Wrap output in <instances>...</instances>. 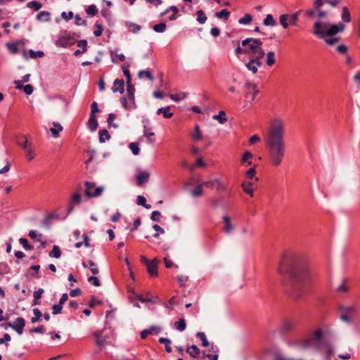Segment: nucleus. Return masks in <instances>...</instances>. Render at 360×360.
<instances>
[{
	"instance_id": "nucleus-39",
	"label": "nucleus",
	"mask_w": 360,
	"mask_h": 360,
	"mask_svg": "<svg viewBox=\"0 0 360 360\" xmlns=\"http://www.w3.org/2000/svg\"><path fill=\"white\" fill-rule=\"evenodd\" d=\"M275 53L274 51H269L266 53V65L268 66H272L275 63Z\"/></svg>"
},
{
	"instance_id": "nucleus-6",
	"label": "nucleus",
	"mask_w": 360,
	"mask_h": 360,
	"mask_svg": "<svg viewBox=\"0 0 360 360\" xmlns=\"http://www.w3.org/2000/svg\"><path fill=\"white\" fill-rule=\"evenodd\" d=\"M85 195L90 198H96L102 194L104 191L103 186L96 187V184L94 182L86 181L85 182Z\"/></svg>"
},
{
	"instance_id": "nucleus-15",
	"label": "nucleus",
	"mask_w": 360,
	"mask_h": 360,
	"mask_svg": "<svg viewBox=\"0 0 360 360\" xmlns=\"http://www.w3.org/2000/svg\"><path fill=\"white\" fill-rule=\"evenodd\" d=\"M58 214L56 213H51L46 215L41 221V224L44 227L49 229L50 226V221L52 219H58Z\"/></svg>"
},
{
	"instance_id": "nucleus-3",
	"label": "nucleus",
	"mask_w": 360,
	"mask_h": 360,
	"mask_svg": "<svg viewBox=\"0 0 360 360\" xmlns=\"http://www.w3.org/2000/svg\"><path fill=\"white\" fill-rule=\"evenodd\" d=\"M328 332L327 327H323L311 332L305 339H300L296 341V345L302 349H312L316 352H324L326 358L330 359L334 354L333 345L323 338Z\"/></svg>"
},
{
	"instance_id": "nucleus-44",
	"label": "nucleus",
	"mask_w": 360,
	"mask_h": 360,
	"mask_svg": "<svg viewBox=\"0 0 360 360\" xmlns=\"http://www.w3.org/2000/svg\"><path fill=\"white\" fill-rule=\"evenodd\" d=\"M27 6L30 8H33L34 11H38L42 7V4L37 1H32L27 4Z\"/></svg>"
},
{
	"instance_id": "nucleus-54",
	"label": "nucleus",
	"mask_w": 360,
	"mask_h": 360,
	"mask_svg": "<svg viewBox=\"0 0 360 360\" xmlns=\"http://www.w3.org/2000/svg\"><path fill=\"white\" fill-rule=\"evenodd\" d=\"M252 157H253V155L250 151H249V150L245 151L241 158V163L245 164L246 162L248 161V160L250 158H252Z\"/></svg>"
},
{
	"instance_id": "nucleus-7",
	"label": "nucleus",
	"mask_w": 360,
	"mask_h": 360,
	"mask_svg": "<svg viewBox=\"0 0 360 360\" xmlns=\"http://www.w3.org/2000/svg\"><path fill=\"white\" fill-rule=\"evenodd\" d=\"M9 327L16 331L18 335L23 333L25 321L22 317H18L13 323L8 324Z\"/></svg>"
},
{
	"instance_id": "nucleus-42",
	"label": "nucleus",
	"mask_w": 360,
	"mask_h": 360,
	"mask_svg": "<svg viewBox=\"0 0 360 360\" xmlns=\"http://www.w3.org/2000/svg\"><path fill=\"white\" fill-rule=\"evenodd\" d=\"M196 336L202 341V347H207L210 343L208 340H207L206 335L202 332H198L196 334Z\"/></svg>"
},
{
	"instance_id": "nucleus-10",
	"label": "nucleus",
	"mask_w": 360,
	"mask_h": 360,
	"mask_svg": "<svg viewBox=\"0 0 360 360\" xmlns=\"http://www.w3.org/2000/svg\"><path fill=\"white\" fill-rule=\"evenodd\" d=\"M158 259H154L151 260V262L146 265L147 271H148V274H150V276L152 277L158 276Z\"/></svg>"
},
{
	"instance_id": "nucleus-5",
	"label": "nucleus",
	"mask_w": 360,
	"mask_h": 360,
	"mask_svg": "<svg viewBox=\"0 0 360 360\" xmlns=\"http://www.w3.org/2000/svg\"><path fill=\"white\" fill-rule=\"evenodd\" d=\"M111 332L110 330H96L93 333L94 337L96 338V343L101 349L103 348L105 345L109 342L110 335Z\"/></svg>"
},
{
	"instance_id": "nucleus-62",
	"label": "nucleus",
	"mask_w": 360,
	"mask_h": 360,
	"mask_svg": "<svg viewBox=\"0 0 360 360\" xmlns=\"http://www.w3.org/2000/svg\"><path fill=\"white\" fill-rule=\"evenodd\" d=\"M17 143L18 146L22 147L24 149H27L29 147H31V144L28 143L27 140L25 139L24 141H21L20 139L17 140Z\"/></svg>"
},
{
	"instance_id": "nucleus-53",
	"label": "nucleus",
	"mask_w": 360,
	"mask_h": 360,
	"mask_svg": "<svg viewBox=\"0 0 360 360\" xmlns=\"http://www.w3.org/2000/svg\"><path fill=\"white\" fill-rule=\"evenodd\" d=\"M288 16L289 15L287 14H283L280 16V22L283 27L285 29L288 28L289 26L288 23L287 22Z\"/></svg>"
},
{
	"instance_id": "nucleus-61",
	"label": "nucleus",
	"mask_w": 360,
	"mask_h": 360,
	"mask_svg": "<svg viewBox=\"0 0 360 360\" xmlns=\"http://www.w3.org/2000/svg\"><path fill=\"white\" fill-rule=\"evenodd\" d=\"M78 47L81 48L83 51H86L87 41L86 39L79 40L77 43Z\"/></svg>"
},
{
	"instance_id": "nucleus-33",
	"label": "nucleus",
	"mask_w": 360,
	"mask_h": 360,
	"mask_svg": "<svg viewBox=\"0 0 360 360\" xmlns=\"http://www.w3.org/2000/svg\"><path fill=\"white\" fill-rule=\"evenodd\" d=\"M110 136L106 129H101L99 131V141L104 143L105 140H108Z\"/></svg>"
},
{
	"instance_id": "nucleus-14",
	"label": "nucleus",
	"mask_w": 360,
	"mask_h": 360,
	"mask_svg": "<svg viewBox=\"0 0 360 360\" xmlns=\"http://www.w3.org/2000/svg\"><path fill=\"white\" fill-rule=\"evenodd\" d=\"M150 174L147 172H141L136 176V184L139 186L148 181Z\"/></svg>"
},
{
	"instance_id": "nucleus-12",
	"label": "nucleus",
	"mask_w": 360,
	"mask_h": 360,
	"mask_svg": "<svg viewBox=\"0 0 360 360\" xmlns=\"http://www.w3.org/2000/svg\"><path fill=\"white\" fill-rule=\"evenodd\" d=\"M134 92H135V88L134 85L131 84V82L127 83V94L129 97V101L132 104H135V98H134Z\"/></svg>"
},
{
	"instance_id": "nucleus-51",
	"label": "nucleus",
	"mask_w": 360,
	"mask_h": 360,
	"mask_svg": "<svg viewBox=\"0 0 360 360\" xmlns=\"http://www.w3.org/2000/svg\"><path fill=\"white\" fill-rule=\"evenodd\" d=\"M30 56L32 58H41L44 56V53L41 51H34L32 49L29 51Z\"/></svg>"
},
{
	"instance_id": "nucleus-32",
	"label": "nucleus",
	"mask_w": 360,
	"mask_h": 360,
	"mask_svg": "<svg viewBox=\"0 0 360 360\" xmlns=\"http://www.w3.org/2000/svg\"><path fill=\"white\" fill-rule=\"evenodd\" d=\"M230 12L226 9H222L219 12H217L215 13V16L218 18L224 19V20H227L229 18Z\"/></svg>"
},
{
	"instance_id": "nucleus-56",
	"label": "nucleus",
	"mask_w": 360,
	"mask_h": 360,
	"mask_svg": "<svg viewBox=\"0 0 360 360\" xmlns=\"http://www.w3.org/2000/svg\"><path fill=\"white\" fill-rule=\"evenodd\" d=\"M255 53H257V55L255 57H253L252 58L255 60H257L258 61H260V60L262 59L265 55V52L262 49V47H259Z\"/></svg>"
},
{
	"instance_id": "nucleus-41",
	"label": "nucleus",
	"mask_w": 360,
	"mask_h": 360,
	"mask_svg": "<svg viewBox=\"0 0 360 360\" xmlns=\"http://www.w3.org/2000/svg\"><path fill=\"white\" fill-rule=\"evenodd\" d=\"M143 76L147 77L148 79L150 80V81H153V76L152 73L149 70H140L139 72L138 77L139 78H142Z\"/></svg>"
},
{
	"instance_id": "nucleus-64",
	"label": "nucleus",
	"mask_w": 360,
	"mask_h": 360,
	"mask_svg": "<svg viewBox=\"0 0 360 360\" xmlns=\"http://www.w3.org/2000/svg\"><path fill=\"white\" fill-rule=\"evenodd\" d=\"M233 229H234V226L230 221L225 224L223 230L226 234H229L231 233V231L233 230Z\"/></svg>"
},
{
	"instance_id": "nucleus-58",
	"label": "nucleus",
	"mask_w": 360,
	"mask_h": 360,
	"mask_svg": "<svg viewBox=\"0 0 360 360\" xmlns=\"http://www.w3.org/2000/svg\"><path fill=\"white\" fill-rule=\"evenodd\" d=\"M115 119V115L113 113H110L108 115V117L107 120L108 124L109 127H114L115 128L118 127V125L117 124H113L112 122Z\"/></svg>"
},
{
	"instance_id": "nucleus-45",
	"label": "nucleus",
	"mask_w": 360,
	"mask_h": 360,
	"mask_svg": "<svg viewBox=\"0 0 360 360\" xmlns=\"http://www.w3.org/2000/svg\"><path fill=\"white\" fill-rule=\"evenodd\" d=\"M86 12L89 15L94 16L98 13V9L96 5L91 4L88 6V8L86 10Z\"/></svg>"
},
{
	"instance_id": "nucleus-49",
	"label": "nucleus",
	"mask_w": 360,
	"mask_h": 360,
	"mask_svg": "<svg viewBox=\"0 0 360 360\" xmlns=\"http://www.w3.org/2000/svg\"><path fill=\"white\" fill-rule=\"evenodd\" d=\"M82 202V196L79 193H76L71 197L70 202L73 203L74 205H78L80 204Z\"/></svg>"
},
{
	"instance_id": "nucleus-17",
	"label": "nucleus",
	"mask_w": 360,
	"mask_h": 360,
	"mask_svg": "<svg viewBox=\"0 0 360 360\" xmlns=\"http://www.w3.org/2000/svg\"><path fill=\"white\" fill-rule=\"evenodd\" d=\"M89 129L91 131H95L98 127V121L94 115H90L88 122Z\"/></svg>"
},
{
	"instance_id": "nucleus-18",
	"label": "nucleus",
	"mask_w": 360,
	"mask_h": 360,
	"mask_svg": "<svg viewBox=\"0 0 360 360\" xmlns=\"http://www.w3.org/2000/svg\"><path fill=\"white\" fill-rule=\"evenodd\" d=\"M50 16H51V14L49 11H40L37 15L36 18L39 21L48 22L50 20Z\"/></svg>"
},
{
	"instance_id": "nucleus-29",
	"label": "nucleus",
	"mask_w": 360,
	"mask_h": 360,
	"mask_svg": "<svg viewBox=\"0 0 360 360\" xmlns=\"http://www.w3.org/2000/svg\"><path fill=\"white\" fill-rule=\"evenodd\" d=\"M126 26L128 28H132L131 30H130V32H131L134 34L138 33L141 30V27L139 25L131 22H127Z\"/></svg>"
},
{
	"instance_id": "nucleus-25",
	"label": "nucleus",
	"mask_w": 360,
	"mask_h": 360,
	"mask_svg": "<svg viewBox=\"0 0 360 360\" xmlns=\"http://www.w3.org/2000/svg\"><path fill=\"white\" fill-rule=\"evenodd\" d=\"M174 326L177 330L182 332L186 328V323L184 319H179V321L174 323Z\"/></svg>"
},
{
	"instance_id": "nucleus-30",
	"label": "nucleus",
	"mask_w": 360,
	"mask_h": 360,
	"mask_svg": "<svg viewBox=\"0 0 360 360\" xmlns=\"http://www.w3.org/2000/svg\"><path fill=\"white\" fill-rule=\"evenodd\" d=\"M232 43L233 44H237V47L236 48V50H235V52H236V54L237 55V56L239 58V56L240 54H249V51L247 49H243L240 45H239V41H233Z\"/></svg>"
},
{
	"instance_id": "nucleus-63",
	"label": "nucleus",
	"mask_w": 360,
	"mask_h": 360,
	"mask_svg": "<svg viewBox=\"0 0 360 360\" xmlns=\"http://www.w3.org/2000/svg\"><path fill=\"white\" fill-rule=\"evenodd\" d=\"M25 150H26L25 155H26L27 160L29 161H31L32 160H33V158L34 157V151H33L32 147H29L27 149H25Z\"/></svg>"
},
{
	"instance_id": "nucleus-48",
	"label": "nucleus",
	"mask_w": 360,
	"mask_h": 360,
	"mask_svg": "<svg viewBox=\"0 0 360 360\" xmlns=\"http://www.w3.org/2000/svg\"><path fill=\"white\" fill-rule=\"evenodd\" d=\"M294 327V323L290 321H285L282 326V330L284 332H288L292 330Z\"/></svg>"
},
{
	"instance_id": "nucleus-21",
	"label": "nucleus",
	"mask_w": 360,
	"mask_h": 360,
	"mask_svg": "<svg viewBox=\"0 0 360 360\" xmlns=\"http://www.w3.org/2000/svg\"><path fill=\"white\" fill-rule=\"evenodd\" d=\"M203 186H203L202 183L198 184L197 185L196 188L194 190L191 191V195L194 198H198V197L201 196L203 193V191H202Z\"/></svg>"
},
{
	"instance_id": "nucleus-43",
	"label": "nucleus",
	"mask_w": 360,
	"mask_h": 360,
	"mask_svg": "<svg viewBox=\"0 0 360 360\" xmlns=\"http://www.w3.org/2000/svg\"><path fill=\"white\" fill-rule=\"evenodd\" d=\"M167 29V25L165 22H160L155 25L153 27V30L156 32H164Z\"/></svg>"
},
{
	"instance_id": "nucleus-57",
	"label": "nucleus",
	"mask_w": 360,
	"mask_h": 360,
	"mask_svg": "<svg viewBox=\"0 0 360 360\" xmlns=\"http://www.w3.org/2000/svg\"><path fill=\"white\" fill-rule=\"evenodd\" d=\"M202 183L205 186L208 188H213L215 185H217V183H219V179H214L213 180H210Z\"/></svg>"
},
{
	"instance_id": "nucleus-27",
	"label": "nucleus",
	"mask_w": 360,
	"mask_h": 360,
	"mask_svg": "<svg viewBox=\"0 0 360 360\" xmlns=\"http://www.w3.org/2000/svg\"><path fill=\"white\" fill-rule=\"evenodd\" d=\"M213 119L217 120L220 124H224L226 122L227 118L224 111H220L217 115L213 116Z\"/></svg>"
},
{
	"instance_id": "nucleus-60",
	"label": "nucleus",
	"mask_w": 360,
	"mask_h": 360,
	"mask_svg": "<svg viewBox=\"0 0 360 360\" xmlns=\"http://www.w3.org/2000/svg\"><path fill=\"white\" fill-rule=\"evenodd\" d=\"M89 265L90 266V270L94 275H96L98 274L99 271H98V268L96 267V264L93 261L89 260Z\"/></svg>"
},
{
	"instance_id": "nucleus-22",
	"label": "nucleus",
	"mask_w": 360,
	"mask_h": 360,
	"mask_svg": "<svg viewBox=\"0 0 360 360\" xmlns=\"http://www.w3.org/2000/svg\"><path fill=\"white\" fill-rule=\"evenodd\" d=\"M191 136L195 141H199L202 139V134L200 130V127L198 124L195 125L194 130L191 134Z\"/></svg>"
},
{
	"instance_id": "nucleus-8",
	"label": "nucleus",
	"mask_w": 360,
	"mask_h": 360,
	"mask_svg": "<svg viewBox=\"0 0 360 360\" xmlns=\"http://www.w3.org/2000/svg\"><path fill=\"white\" fill-rule=\"evenodd\" d=\"M75 44V39L69 34L62 36L56 41V45L60 47H68Z\"/></svg>"
},
{
	"instance_id": "nucleus-2",
	"label": "nucleus",
	"mask_w": 360,
	"mask_h": 360,
	"mask_svg": "<svg viewBox=\"0 0 360 360\" xmlns=\"http://www.w3.org/2000/svg\"><path fill=\"white\" fill-rule=\"evenodd\" d=\"M266 143L271 163L275 167L280 165L285 151L284 124L281 119L274 120L268 132Z\"/></svg>"
},
{
	"instance_id": "nucleus-50",
	"label": "nucleus",
	"mask_w": 360,
	"mask_h": 360,
	"mask_svg": "<svg viewBox=\"0 0 360 360\" xmlns=\"http://www.w3.org/2000/svg\"><path fill=\"white\" fill-rule=\"evenodd\" d=\"M19 242L22 245L25 250H31L33 249V246L29 244L28 240L26 238H21Z\"/></svg>"
},
{
	"instance_id": "nucleus-55",
	"label": "nucleus",
	"mask_w": 360,
	"mask_h": 360,
	"mask_svg": "<svg viewBox=\"0 0 360 360\" xmlns=\"http://www.w3.org/2000/svg\"><path fill=\"white\" fill-rule=\"evenodd\" d=\"M62 309H63V305H61L60 304L58 303L57 304H53L52 306L53 314L56 315V314H61Z\"/></svg>"
},
{
	"instance_id": "nucleus-9",
	"label": "nucleus",
	"mask_w": 360,
	"mask_h": 360,
	"mask_svg": "<svg viewBox=\"0 0 360 360\" xmlns=\"http://www.w3.org/2000/svg\"><path fill=\"white\" fill-rule=\"evenodd\" d=\"M262 63L251 58L247 63H245L246 68L251 71L253 74H256L258 71V67L261 66Z\"/></svg>"
},
{
	"instance_id": "nucleus-11",
	"label": "nucleus",
	"mask_w": 360,
	"mask_h": 360,
	"mask_svg": "<svg viewBox=\"0 0 360 360\" xmlns=\"http://www.w3.org/2000/svg\"><path fill=\"white\" fill-rule=\"evenodd\" d=\"M124 82L123 79H116L114 81L113 86L112 88V91L114 93L120 92V94H122L124 92Z\"/></svg>"
},
{
	"instance_id": "nucleus-26",
	"label": "nucleus",
	"mask_w": 360,
	"mask_h": 360,
	"mask_svg": "<svg viewBox=\"0 0 360 360\" xmlns=\"http://www.w3.org/2000/svg\"><path fill=\"white\" fill-rule=\"evenodd\" d=\"M252 20V17L250 13H245L243 18L238 20V23L240 25H249Z\"/></svg>"
},
{
	"instance_id": "nucleus-19",
	"label": "nucleus",
	"mask_w": 360,
	"mask_h": 360,
	"mask_svg": "<svg viewBox=\"0 0 360 360\" xmlns=\"http://www.w3.org/2000/svg\"><path fill=\"white\" fill-rule=\"evenodd\" d=\"M186 352L193 358H195L198 356V355L200 354V349L199 348L195 345H193L191 346H189L187 347Z\"/></svg>"
},
{
	"instance_id": "nucleus-52",
	"label": "nucleus",
	"mask_w": 360,
	"mask_h": 360,
	"mask_svg": "<svg viewBox=\"0 0 360 360\" xmlns=\"http://www.w3.org/2000/svg\"><path fill=\"white\" fill-rule=\"evenodd\" d=\"M95 27L97 28L96 30L94 31V34L96 37H100L102 34V32L103 31V27L101 24L98 22H96Z\"/></svg>"
},
{
	"instance_id": "nucleus-35",
	"label": "nucleus",
	"mask_w": 360,
	"mask_h": 360,
	"mask_svg": "<svg viewBox=\"0 0 360 360\" xmlns=\"http://www.w3.org/2000/svg\"><path fill=\"white\" fill-rule=\"evenodd\" d=\"M188 96V94L186 92H180L176 95L170 94L169 96L172 100H173L175 102H179L181 100L185 98Z\"/></svg>"
},
{
	"instance_id": "nucleus-16",
	"label": "nucleus",
	"mask_w": 360,
	"mask_h": 360,
	"mask_svg": "<svg viewBox=\"0 0 360 360\" xmlns=\"http://www.w3.org/2000/svg\"><path fill=\"white\" fill-rule=\"evenodd\" d=\"M14 83L17 84L18 89H23L24 92L27 95H30L33 92V86L31 84H26L25 86L20 84V82L19 80H15Z\"/></svg>"
},
{
	"instance_id": "nucleus-46",
	"label": "nucleus",
	"mask_w": 360,
	"mask_h": 360,
	"mask_svg": "<svg viewBox=\"0 0 360 360\" xmlns=\"http://www.w3.org/2000/svg\"><path fill=\"white\" fill-rule=\"evenodd\" d=\"M6 47L13 54H15L18 52V48L16 43L8 42L6 44Z\"/></svg>"
},
{
	"instance_id": "nucleus-1",
	"label": "nucleus",
	"mask_w": 360,
	"mask_h": 360,
	"mask_svg": "<svg viewBox=\"0 0 360 360\" xmlns=\"http://www.w3.org/2000/svg\"><path fill=\"white\" fill-rule=\"evenodd\" d=\"M278 272L289 275L288 292L292 298L301 299L309 292L313 272L302 258L292 256L283 259L279 264Z\"/></svg>"
},
{
	"instance_id": "nucleus-37",
	"label": "nucleus",
	"mask_w": 360,
	"mask_h": 360,
	"mask_svg": "<svg viewBox=\"0 0 360 360\" xmlns=\"http://www.w3.org/2000/svg\"><path fill=\"white\" fill-rule=\"evenodd\" d=\"M129 66H130V65L129 63H127L126 65H123L122 66L124 75L126 77V79H127V83H129V84L131 82V74H130V71L129 70Z\"/></svg>"
},
{
	"instance_id": "nucleus-24",
	"label": "nucleus",
	"mask_w": 360,
	"mask_h": 360,
	"mask_svg": "<svg viewBox=\"0 0 360 360\" xmlns=\"http://www.w3.org/2000/svg\"><path fill=\"white\" fill-rule=\"evenodd\" d=\"M340 311L342 312V313H345L347 315L349 314H352L354 313H355L356 311V307L355 306H340V308H339Z\"/></svg>"
},
{
	"instance_id": "nucleus-40",
	"label": "nucleus",
	"mask_w": 360,
	"mask_h": 360,
	"mask_svg": "<svg viewBox=\"0 0 360 360\" xmlns=\"http://www.w3.org/2000/svg\"><path fill=\"white\" fill-rule=\"evenodd\" d=\"M33 314H34V316L31 319V322L32 323H34L36 322L39 321L40 319H41V317L42 316L41 312L40 311V310L39 309H37V308H34L33 309Z\"/></svg>"
},
{
	"instance_id": "nucleus-23",
	"label": "nucleus",
	"mask_w": 360,
	"mask_h": 360,
	"mask_svg": "<svg viewBox=\"0 0 360 360\" xmlns=\"http://www.w3.org/2000/svg\"><path fill=\"white\" fill-rule=\"evenodd\" d=\"M169 109H170L169 106H167L165 108H160L157 110L156 113L158 115L163 114L164 117L170 118L172 117L173 113L169 112Z\"/></svg>"
},
{
	"instance_id": "nucleus-28",
	"label": "nucleus",
	"mask_w": 360,
	"mask_h": 360,
	"mask_svg": "<svg viewBox=\"0 0 360 360\" xmlns=\"http://www.w3.org/2000/svg\"><path fill=\"white\" fill-rule=\"evenodd\" d=\"M257 85L255 84H252L250 82H246L244 84V88L245 89V96L246 98H249V95L250 94V89H255Z\"/></svg>"
},
{
	"instance_id": "nucleus-38",
	"label": "nucleus",
	"mask_w": 360,
	"mask_h": 360,
	"mask_svg": "<svg viewBox=\"0 0 360 360\" xmlns=\"http://www.w3.org/2000/svg\"><path fill=\"white\" fill-rule=\"evenodd\" d=\"M197 15V20L200 24H204L207 20V16L205 15L204 11L202 10H199L196 12Z\"/></svg>"
},
{
	"instance_id": "nucleus-34",
	"label": "nucleus",
	"mask_w": 360,
	"mask_h": 360,
	"mask_svg": "<svg viewBox=\"0 0 360 360\" xmlns=\"http://www.w3.org/2000/svg\"><path fill=\"white\" fill-rule=\"evenodd\" d=\"M49 255L51 257L59 258L61 255V251L58 245H53V250L49 252Z\"/></svg>"
},
{
	"instance_id": "nucleus-13",
	"label": "nucleus",
	"mask_w": 360,
	"mask_h": 360,
	"mask_svg": "<svg viewBox=\"0 0 360 360\" xmlns=\"http://www.w3.org/2000/svg\"><path fill=\"white\" fill-rule=\"evenodd\" d=\"M53 127L50 129V131L52 134L53 138H58L59 136V133L63 131V127L62 125L58 122H53Z\"/></svg>"
},
{
	"instance_id": "nucleus-4",
	"label": "nucleus",
	"mask_w": 360,
	"mask_h": 360,
	"mask_svg": "<svg viewBox=\"0 0 360 360\" xmlns=\"http://www.w3.org/2000/svg\"><path fill=\"white\" fill-rule=\"evenodd\" d=\"M313 34L319 39H325L326 37H333L338 32H342L345 26L343 23L328 24L316 21L314 23Z\"/></svg>"
},
{
	"instance_id": "nucleus-20",
	"label": "nucleus",
	"mask_w": 360,
	"mask_h": 360,
	"mask_svg": "<svg viewBox=\"0 0 360 360\" xmlns=\"http://www.w3.org/2000/svg\"><path fill=\"white\" fill-rule=\"evenodd\" d=\"M252 186V183H251V182H243L241 184L243 191L245 193L250 195L251 197H253L254 196L253 189L250 188Z\"/></svg>"
},
{
	"instance_id": "nucleus-47",
	"label": "nucleus",
	"mask_w": 360,
	"mask_h": 360,
	"mask_svg": "<svg viewBox=\"0 0 360 360\" xmlns=\"http://www.w3.org/2000/svg\"><path fill=\"white\" fill-rule=\"evenodd\" d=\"M129 148L134 155H138L140 153V149L138 143L132 142L129 144Z\"/></svg>"
},
{
	"instance_id": "nucleus-31",
	"label": "nucleus",
	"mask_w": 360,
	"mask_h": 360,
	"mask_svg": "<svg viewBox=\"0 0 360 360\" xmlns=\"http://www.w3.org/2000/svg\"><path fill=\"white\" fill-rule=\"evenodd\" d=\"M263 24L265 26H275L276 25V21L271 14H268L264 18Z\"/></svg>"
},
{
	"instance_id": "nucleus-59",
	"label": "nucleus",
	"mask_w": 360,
	"mask_h": 360,
	"mask_svg": "<svg viewBox=\"0 0 360 360\" xmlns=\"http://www.w3.org/2000/svg\"><path fill=\"white\" fill-rule=\"evenodd\" d=\"M87 280L89 282L92 283V284L96 287H98L101 285V282L99 279L96 276H89Z\"/></svg>"
},
{
	"instance_id": "nucleus-36",
	"label": "nucleus",
	"mask_w": 360,
	"mask_h": 360,
	"mask_svg": "<svg viewBox=\"0 0 360 360\" xmlns=\"http://www.w3.org/2000/svg\"><path fill=\"white\" fill-rule=\"evenodd\" d=\"M342 19L345 22H349L351 20L349 11L346 6L342 8Z\"/></svg>"
}]
</instances>
